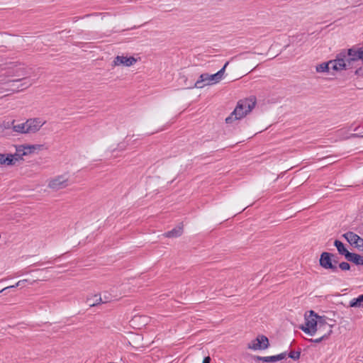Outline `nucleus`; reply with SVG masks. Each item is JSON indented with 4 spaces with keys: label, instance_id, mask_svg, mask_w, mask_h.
<instances>
[{
    "label": "nucleus",
    "instance_id": "obj_1",
    "mask_svg": "<svg viewBox=\"0 0 363 363\" xmlns=\"http://www.w3.org/2000/svg\"><path fill=\"white\" fill-rule=\"evenodd\" d=\"M353 50H342L333 60L322 63L316 67L318 72H329L330 69L340 71L342 69H352L356 67L352 56Z\"/></svg>",
    "mask_w": 363,
    "mask_h": 363
},
{
    "label": "nucleus",
    "instance_id": "obj_2",
    "mask_svg": "<svg viewBox=\"0 0 363 363\" xmlns=\"http://www.w3.org/2000/svg\"><path fill=\"white\" fill-rule=\"evenodd\" d=\"M255 104V98L240 100L234 111L225 118L226 123H230L234 120H239L245 117L254 108Z\"/></svg>",
    "mask_w": 363,
    "mask_h": 363
},
{
    "label": "nucleus",
    "instance_id": "obj_3",
    "mask_svg": "<svg viewBox=\"0 0 363 363\" xmlns=\"http://www.w3.org/2000/svg\"><path fill=\"white\" fill-rule=\"evenodd\" d=\"M333 253L328 252H322L319 259V264L323 269L335 273L338 272V260L333 259Z\"/></svg>",
    "mask_w": 363,
    "mask_h": 363
},
{
    "label": "nucleus",
    "instance_id": "obj_4",
    "mask_svg": "<svg viewBox=\"0 0 363 363\" xmlns=\"http://www.w3.org/2000/svg\"><path fill=\"white\" fill-rule=\"evenodd\" d=\"M305 319V325H300L299 328L308 335L311 336L314 335L318 330V321H316V318L310 314V315L308 317H306Z\"/></svg>",
    "mask_w": 363,
    "mask_h": 363
},
{
    "label": "nucleus",
    "instance_id": "obj_5",
    "mask_svg": "<svg viewBox=\"0 0 363 363\" xmlns=\"http://www.w3.org/2000/svg\"><path fill=\"white\" fill-rule=\"evenodd\" d=\"M69 186L68 178L65 175H60L52 179L48 183V187L57 191Z\"/></svg>",
    "mask_w": 363,
    "mask_h": 363
},
{
    "label": "nucleus",
    "instance_id": "obj_6",
    "mask_svg": "<svg viewBox=\"0 0 363 363\" xmlns=\"http://www.w3.org/2000/svg\"><path fill=\"white\" fill-rule=\"evenodd\" d=\"M342 237L351 245H354L359 250L363 251V238L356 233L348 231L342 235Z\"/></svg>",
    "mask_w": 363,
    "mask_h": 363
},
{
    "label": "nucleus",
    "instance_id": "obj_7",
    "mask_svg": "<svg viewBox=\"0 0 363 363\" xmlns=\"http://www.w3.org/2000/svg\"><path fill=\"white\" fill-rule=\"evenodd\" d=\"M269 347V339L267 336L261 335L248 345V348L254 350H266Z\"/></svg>",
    "mask_w": 363,
    "mask_h": 363
},
{
    "label": "nucleus",
    "instance_id": "obj_8",
    "mask_svg": "<svg viewBox=\"0 0 363 363\" xmlns=\"http://www.w3.org/2000/svg\"><path fill=\"white\" fill-rule=\"evenodd\" d=\"M45 123V121L40 118H29L26 121V130L28 133H36Z\"/></svg>",
    "mask_w": 363,
    "mask_h": 363
},
{
    "label": "nucleus",
    "instance_id": "obj_9",
    "mask_svg": "<svg viewBox=\"0 0 363 363\" xmlns=\"http://www.w3.org/2000/svg\"><path fill=\"white\" fill-rule=\"evenodd\" d=\"M137 60L134 57L116 56L113 61V66L124 65L130 67L135 64Z\"/></svg>",
    "mask_w": 363,
    "mask_h": 363
},
{
    "label": "nucleus",
    "instance_id": "obj_10",
    "mask_svg": "<svg viewBox=\"0 0 363 363\" xmlns=\"http://www.w3.org/2000/svg\"><path fill=\"white\" fill-rule=\"evenodd\" d=\"M211 84V80L210 77V74L208 73L201 74L199 76V79L194 84L189 85V88H198L201 89L206 85H209Z\"/></svg>",
    "mask_w": 363,
    "mask_h": 363
},
{
    "label": "nucleus",
    "instance_id": "obj_11",
    "mask_svg": "<svg viewBox=\"0 0 363 363\" xmlns=\"http://www.w3.org/2000/svg\"><path fill=\"white\" fill-rule=\"evenodd\" d=\"M86 302L90 307H94L100 303H106L108 301L103 300L100 294H94L87 297Z\"/></svg>",
    "mask_w": 363,
    "mask_h": 363
},
{
    "label": "nucleus",
    "instance_id": "obj_12",
    "mask_svg": "<svg viewBox=\"0 0 363 363\" xmlns=\"http://www.w3.org/2000/svg\"><path fill=\"white\" fill-rule=\"evenodd\" d=\"M310 313L311 315H313V317L316 318V321H318V330H320L322 328H328L327 330L329 329V326L330 325L327 323V318L325 316L318 315L313 311H310Z\"/></svg>",
    "mask_w": 363,
    "mask_h": 363
},
{
    "label": "nucleus",
    "instance_id": "obj_13",
    "mask_svg": "<svg viewBox=\"0 0 363 363\" xmlns=\"http://www.w3.org/2000/svg\"><path fill=\"white\" fill-rule=\"evenodd\" d=\"M351 49L353 50V52H352V53L353 58H354V60L355 67H357V66L360 65L362 61L363 60V47L357 49L352 48Z\"/></svg>",
    "mask_w": 363,
    "mask_h": 363
},
{
    "label": "nucleus",
    "instance_id": "obj_14",
    "mask_svg": "<svg viewBox=\"0 0 363 363\" xmlns=\"http://www.w3.org/2000/svg\"><path fill=\"white\" fill-rule=\"evenodd\" d=\"M17 152L12 155V154H8L9 159H11V164L10 165H14L16 164V162L23 160V156L28 155V152H22L21 147L18 148Z\"/></svg>",
    "mask_w": 363,
    "mask_h": 363
},
{
    "label": "nucleus",
    "instance_id": "obj_15",
    "mask_svg": "<svg viewBox=\"0 0 363 363\" xmlns=\"http://www.w3.org/2000/svg\"><path fill=\"white\" fill-rule=\"evenodd\" d=\"M183 233V225L181 223L177 227L173 228L172 230L166 232L164 234V236L166 238H178L180 237Z\"/></svg>",
    "mask_w": 363,
    "mask_h": 363
},
{
    "label": "nucleus",
    "instance_id": "obj_16",
    "mask_svg": "<svg viewBox=\"0 0 363 363\" xmlns=\"http://www.w3.org/2000/svg\"><path fill=\"white\" fill-rule=\"evenodd\" d=\"M346 259L357 265H363V257L358 254L350 252L347 256Z\"/></svg>",
    "mask_w": 363,
    "mask_h": 363
},
{
    "label": "nucleus",
    "instance_id": "obj_17",
    "mask_svg": "<svg viewBox=\"0 0 363 363\" xmlns=\"http://www.w3.org/2000/svg\"><path fill=\"white\" fill-rule=\"evenodd\" d=\"M228 62H227L224 65L223 68H221L218 72H216V74H210L211 84L217 83L222 79L223 74L225 72V69L226 67L228 66Z\"/></svg>",
    "mask_w": 363,
    "mask_h": 363
},
{
    "label": "nucleus",
    "instance_id": "obj_18",
    "mask_svg": "<svg viewBox=\"0 0 363 363\" xmlns=\"http://www.w3.org/2000/svg\"><path fill=\"white\" fill-rule=\"evenodd\" d=\"M334 245L336 247L338 253L341 255H344L346 259L350 252L345 247V245L341 241L335 240L334 241Z\"/></svg>",
    "mask_w": 363,
    "mask_h": 363
},
{
    "label": "nucleus",
    "instance_id": "obj_19",
    "mask_svg": "<svg viewBox=\"0 0 363 363\" xmlns=\"http://www.w3.org/2000/svg\"><path fill=\"white\" fill-rule=\"evenodd\" d=\"M26 74H27V72L26 71V69L24 68L18 69L16 71V73L14 75L19 77H21L22 78L10 80V81L7 82L6 83H8V84L13 83V84L15 82H18L22 80H26V77H25Z\"/></svg>",
    "mask_w": 363,
    "mask_h": 363
},
{
    "label": "nucleus",
    "instance_id": "obj_20",
    "mask_svg": "<svg viewBox=\"0 0 363 363\" xmlns=\"http://www.w3.org/2000/svg\"><path fill=\"white\" fill-rule=\"evenodd\" d=\"M333 325L329 326V329L325 332V333L322 334V335L316 339H309L308 341L311 342H315V343H319L322 342L323 340L328 339V337L332 334L333 333Z\"/></svg>",
    "mask_w": 363,
    "mask_h": 363
},
{
    "label": "nucleus",
    "instance_id": "obj_21",
    "mask_svg": "<svg viewBox=\"0 0 363 363\" xmlns=\"http://www.w3.org/2000/svg\"><path fill=\"white\" fill-rule=\"evenodd\" d=\"M14 122V120L11 121L12 129L13 130V131L18 133H28L26 130V122L17 125H15Z\"/></svg>",
    "mask_w": 363,
    "mask_h": 363
},
{
    "label": "nucleus",
    "instance_id": "obj_22",
    "mask_svg": "<svg viewBox=\"0 0 363 363\" xmlns=\"http://www.w3.org/2000/svg\"><path fill=\"white\" fill-rule=\"evenodd\" d=\"M350 307H363V294L359 296L357 298H353L350 302Z\"/></svg>",
    "mask_w": 363,
    "mask_h": 363
},
{
    "label": "nucleus",
    "instance_id": "obj_23",
    "mask_svg": "<svg viewBox=\"0 0 363 363\" xmlns=\"http://www.w3.org/2000/svg\"><path fill=\"white\" fill-rule=\"evenodd\" d=\"M253 359L255 361H262L264 362H277L276 355L268 356V357L254 356Z\"/></svg>",
    "mask_w": 363,
    "mask_h": 363
},
{
    "label": "nucleus",
    "instance_id": "obj_24",
    "mask_svg": "<svg viewBox=\"0 0 363 363\" xmlns=\"http://www.w3.org/2000/svg\"><path fill=\"white\" fill-rule=\"evenodd\" d=\"M41 145H32L27 146H22V152H28V154L32 153L35 150H40Z\"/></svg>",
    "mask_w": 363,
    "mask_h": 363
},
{
    "label": "nucleus",
    "instance_id": "obj_25",
    "mask_svg": "<svg viewBox=\"0 0 363 363\" xmlns=\"http://www.w3.org/2000/svg\"><path fill=\"white\" fill-rule=\"evenodd\" d=\"M23 83L18 85L16 88L12 89V91H22L23 89H26L30 87L32 85V83L30 82L29 81H26V80H23Z\"/></svg>",
    "mask_w": 363,
    "mask_h": 363
},
{
    "label": "nucleus",
    "instance_id": "obj_26",
    "mask_svg": "<svg viewBox=\"0 0 363 363\" xmlns=\"http://www.w3.org/2000/svg\"><path fill=\"white\" fill-rule=\"evenodd\" d=\"M11 159H9L8 154L0 153V164L10 165Z\"/></svg>",
    "mask_w": 363,
    "mask_h": 363
},
{
    "label": "nucleus",
    "instance_id": "obj_27",
    "mask_svg": "<svg viewBox=\"0 0 363 363\" xmlns=\"http://www.w3.org/2000/svg\"><path fill=\"white\" fill-rule=\"evenodd\" d=\"M301 351H291L288 354L289 357L294 360H297L300 358Z\"/></svg>",
    "mask_w": 363,
    "mask_h": 363
},
{
    "label": "nucleus",
    "instance_id": "obj_28",
    "mask_svg": "<svg viewBox=\"0 0 363 363\" xmlns=\"http://www.w3.org/2000/svg\"><path fill=\"white\" fill-rule=\"evenodd\" d=\"M342 271H348L350 269V264L347 262H342L338 264V267Z\"/></svg>",
    "mask_w": 363,
    "mask_h": 363
},
{
    "label": "nucleus",
    "instance_id": "obj_29",
    "mask_svg": "<svg viewBox=\"0 0 363 363\" xmlns=\"http://www.w3.org/2000/svg\"><path fill=\"white\" fill-rule=\"evenodd\" d=\"M286 357V352H282V353H280V354H279L276 355L277 361L282 360V359H284Z\"/></svg>",
    "mask_w": 363,
    "mask_h": 363
},
{
    "label": "nucleus",
    "instance_id": "obj_30",
    "mask_svg": "<svg viewBox=\"0 0 363 363\" xmlns=\"http://www.w3.org/2000/svg\"><path fill=\"white\" fill-rule=\"evenodd\" d=\"M11 127H12V124H11V122H7V123H4L3 125H1L0 124V129L1 128H4V129H9Z\"/></svg>",
    "mask_w": 363,
    "mask_h": 363
},
{
    "label": "nucleus",
    "instance_id": "obj_31",
    "mask_svg": "<svg viewBox=\"0 0 363 363\" xmlns=\"http://www.w3.org/2000/svg\"><path fill=\"white\" fill-rule=\"evenodd\" d=\"M354 74L358 76H363V67H359V68H357L354 71Z\"/></svg>",
    "mask_w": 363,
    "mask_h": 363
},
{
    "label": "nucleus",
    "instance_id": "obj_32",
    "mask_svg": "<svg viewBox=\"0 0 363 363\" xmlns=\"http://www.w3.org/2000/svg\"><path fill=\"white\" fill-rule=\"evenodd\" d=\"M28 281L27 279L20 280L16 283V286H20L21 287H23L25 284Z\"/></svg>",
    "mask_w": 363,
    "mask_h": 363
},
{
    "label": "nucleus",
    "instance_id": "obj_33",
    "mask_svg": "<svg viewBox=\"0 0 363 363\" xmlns=\"http://www.w3.org/2000/svg\"><path fill=\"white\" fill-rule=\"evenodd\" d=\"M18 286H16V284L15 285H12V286H6L5 288H4L3 289H1L0 291V293L9 289H12V288H15V287H18Z\"/></svg>",
    "mask_w": 363,
    "mask_h": 363
},
{
    "label": "nucleus",
    "instance_id": "obj_34",
    "mask_svg": "<svg viewBox=\"0 0 363 363\" xmlns=\"http://www.w3.org/2000/svg\"><path fill=\"white\" fill-rule=\"evenodd\" d=\"M211 357L209 356H207L203 358L202 363H211Z\"/></svg>",
    "mask_w": 363,
    "mask_h": 363
},
{
    "label": "nucleus",
    "instance_id": "obj_35",
    "mask_svg": "<svg viewBox=\"0 0 363 363\" xmlns=\"http://www.w3.org/2000/svg\"><path fill=\"white\" fill-rule=\"evenodd\" d=\"M328 328H322L320 330H318L319 332H323L324 330L327 331Z\"/></svg>",
    "mask_w": 363,
    "mask_h": 363
},
{
    "label": "nucleus",
    "instance_id": "obj_36",
    "mask_svg": "<svg viewBox=\"0 0 363 363\" xmlns=\"http://www.w3.org/2000/svg\"><path fill=\"white\" fill-rule=\"evenodd\" d=\"M333 259H337L338 260L337 256L336 255H335V254H334Z\"/></svg>",
    "mask_w": 363,
    "mask_h": 363
}]
</instances>
